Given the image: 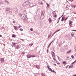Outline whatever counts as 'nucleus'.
<instances>
[{
    "label": "nucleus",
    "instance_id": "1",
    "mask_svg": "<svg viewBox=\"0 0 76 76\" xmlns=\"http://www.w3.org/2000/svg\"><path fill=\"white\" fill-rule=\"evenodd\" d=\"M44 13H45V11H43L42 13V15L40 17V19H43L44 18Z\"/></svg>",
    "mask_w": 76,
    "mask_h": 76
},
{
    "label": "nucleus",
    "instance_id": "2",
    "mask_svg": "<svg viewBox=\"0 0 76 76\" xmlns=\"http://www.w3.org/2000/svg\"><path fill=\"white\" fill-rule=\"evenodd\" d=\"M26 56L27 58H31V57H35V56L34 55H31L28 54V55H27Z\"/></svg>",
    "mask_w": 76,
    "mask_h": 76
},
{
    "label": "nucleus",
    "instance_id": "3",
    "mask_svg": "<svg viewBox=\"0 0 76 76\" xmlns=\"http://www.w3.org/2000/svg\"><path fill=\"white\" fill-rule=\"evenodd\" d=\"M35 5H36V4H35L34 3H30L29 4V7L31 8V7H34V6H35Z\"/></svg>",
    "mask_w": 76,
    "mask_h": 76
},
{
    "label": "nucleus",
    "instance_id": "4",
    "mask_svg": "<svg viewBox=\"0 0 76 76\" xmlns=\"http://www.w3.org/2000/svg\"><path fill=\"white\" fill-rule=\"evenodd\" d=\"M21 18H23V19H27V18H26V16H25V15L23 16V15H22L21 16Z\"/></svg>",
    "mask_w": 76,
    "mask_h": 76
},
{
    "label": "nucleus",
    "instance_id": "5",
    "mask_svg": "<svg viewBox=\"0 0 76 76\" xmlns=\"http://www.w3.org/2000/svg\"><path fill=\"white\" fill-rule=\"evenodd\" d=\"M0 60L1 63H3L4 60V58H1L0 59Z\"/></svg>",
    "mask_w": 76,
    "mask_h": 76
},
{
    "label": "nucleus",
    "instance_id": "6",
    "mask_svg": "<svg viewBox=\"0 0 76 76\" xmlns=\"http://www.w3.org/2000/svg\"><path fill=\"white\" fill-rule=\"evenodd\" d=\"M52 57H56V55L55 54V53H54V52H52Z\"/></svg>",
    "mask_w": 76,
    "mask_h": 76
},
{
    "label": "nucleus",
    "instance_id": "7",
    "mask_svg": "<svg viewBox=\"0 0 76 76\" xmlns=\"http://www.w3.org/2000/svg\"><path fill=\"white\" fill-rule=\"evenodd\" d=\"M51 34H52V32H50V34L48 35V38H49L50 37H51Z\"/></svg>",
    "mask_w": 76,
    "mask_h": 76
},
{
    "label": "nucleus",
    "instance_id": "8",
    "mask_svg": "<svg viewBox=\"0 0 76 76\" xmlns=\"http://www.w3.org/2000/svg\"><path fill=\"white\" fill-rule=\"evenodd\" d=\"M25 3H26V5H27L28 4H29V1L28 0L27 1H26Z\"/></svg>",
    "mask_w": 76,
    "mask_h": 76
},
{
    "label": "nucleus",
    "instance_id": "9",
    "mask_svg": "<svg viewBox=\"0 0 76 76\" xmlns=\"http://www.w3.org/2000/svg\"><path fill=\"white\" fill-rule=\"evenodd\" d=\"M73 23V21L70 20L69 21V25H72V23Z\"/></svg>",
    "mask_w": 76,
    "mask_h": 76
},
{
    "label": "nucleus",
    "instance_id": "10",
    "mask_svg": "<svg viewBox=\"0 0 76 76\" xmlns=\"http://www.w3.org/2000/svg\"><path fill=\"white\" fill-rule=\"evenodd\" d=\"M39 4H42L43 3L41 1H39Z\"/></svg>",
    "mask_w": 76,
    "mask_h": 76
},
{
    "label": "nucleus",
    "instance_id": "11",
    "mask_svg": "<svg viewBox=\"0 0 76 76\" xmlns=\"http://www.w3.org/2000/svg\"><path fill=\"white\" fill-rule=\"evenodd\" d=\"M48 69L50 71V72H51L52 71V69H51V68L49 67V66H48Z\"/></svg>",
    "mask_w": 76,
    "mask_h": 76
},
{
    "label": "nucleus",
    "instance_id": "12",
    "mask_svg": "<svg viewBox=\"0 0 76 76\" xmlns=\"http://www.w3.org/2000/svg\"><path fill=\"white\" fill-rule=\"evenodd\" d=\"M19 46L18 45L15 47V49H19Z\"/></svg>",
    "mask_w": 76,
    "mask_h": 76
},
{
    "label": "nucleus",
    "instance_id": "13",
    "mask_svg": "<svg viewBox=\"0 0 76 76\" xmlns=\"http://www.w3.org/2000/svg\"><path fill=\"white\" fill-rule=\"evenodd\" d=\"M72 52V50H70L67 52V54H69V53H71Z\"/></svg>",
    "mask_w": 76,
    "mask_h": 76
},
{
    "label": "nucleus",
    "instance_id": "14",
    "mask_svg": "<svg viewBox=\"0 0 76 76\" xmlns=\"http://www.w3.org/2000/svg\"><path fill=\"white\" fill-rule=\"evenodd\" d=\"M26 4L25 2H24L23 4V6H26Z\"/></svg>",
    "mask_w": 76,
    "mask_h": 76
},
{
    "label": "nucleus",
    "instance_id": "15",
    "mask_svg": "<svg viewBox=\"0 0 76 76\" xmlns=\"http://www.w3.org/2000/svg\"><path fill=\"white\" fill-rule=\"evenodd\" d=\"M63 63L64 64H65V65L67 64V63H66V62L65 61H64L63 62Z\"/></svg>",
    "mask_w": 76,
    "mask_h": 76
},
{
    "label": "nucleus",
    "instance_id": "16",
    "mask_svg": "<svg viewBox=\"0 0 76 76\" xmlns=\"http://www.w3.org/2000/svg\"><path fill=\"white\" fill-rule=\"evenodd\" d=\"M23 22H24V23H26V22L27 21V20H26V19H24L23 20Z\"/></svg>",
    "mask_w": 76,
    "mask_h": 76
},
{
    "label": "nucleus",
    "instance_id": "17",
    "mask_svg": "<svg viewBox=\"0 0 76 76\" xmlns=\"http://www.w3.org/2000/svg\"><path fill=\"white\" fill-rule=\"evenodd\" d=\"M14 28L15 30H16V29H18V27L16 26H14Z\"/></svg>",
    "mask_w": 76,
    "mask_h": 76
},
{
    "label": "nucleus",
    "instance_id": "18",
    "mask_svg": "<svg viewBox=\"0 0 76 76\" xmlns=\"http://www.w3.org/2000/svg\"><path fill=\"white\" fill-rule=\"evenodd\" d=\"M38 75H39V73H36L34 74V76H38Z\"/></svg>",
    "mask_w": 76,
    "mask_h": 76
},
{
    "label": "nucleus",
    "instance_id": "19",
    "mask_svg": "<svg viewBox=\"0 0 76 76\" xmlns=\"http://www.w3.org/2000/svg\"><path fill=\"white\" fill-rule=\"evenodd\" d=\"M36 67L37 69H39V65H36Z\"/></svg>",
    "mask_w": 76,
    "mask_h": 76
},
{
    "label": "nucleus",
    "instance_id": "20",
    "mask_svg": "<svg viewBox=\"0 0 76 76\" xmlns=\"http://www.w3.org/2000/svg\"><path fill=\"white\" fill-rule=\"evenodd\" d=\"M12 38H15V37H16V35H12Z\"/></svg>",
    "mask_w": 76,
    "mask_h": 76
},
{
    "label": "nucleus",
    "instance_id": "21",
    "mask_svg": "<svg viewBox=\"0 0 76 76\" xmlns=\"http://www.w3.org/2000/svg\"><path fill=\"white\" fill-rule=\"evenodd\" d=\"M48 21L49 23H51L52 22V20H51V19H49Z\"/></svg>",
    "mask_w": 76,
    "mask_h": 76
},
{
    "label": "nucleus",
    "instance_id": "22",
    "mask_svg": "<svg viewBox=\"0 0 76 76\" xmlns=\"http://www.w3.org/2000/svg\"><path fill=\"white\" fill-rule=\"evenodd\" d=\"M29 45L30 47H31L33 45V43H31V44H29Z\"/></svg>",
    "mask_w": 76,
    "mask_h": 76
},
{
    "label": "nucleus",
    "instance_id": "23",
    "mask_svg": "<svg viewBox=\"0 0 76 76\" xmlns=\"http://www.w3.org/2000/svg\"><path fill=\"white\" fill-rule=\"evenodd\" d=\"M73 65H72V66H69V68H70V67H71V68H72V67H73Z\"/></svg>",
    "mask_w": 76,
    "mask_h": 76
},
{
    "label": "nucleus",
    "instance_id": "24",
    "mask_svg": "<svg viewBox=\"0 0 76 76\" xmlns=\"http://www.w3.org/2000/svg\"><path fill=\"white\" fill-rule=\"evenodd\" d=\"M46 4L47 5V7H49L50 6V5L48 3H46Z\"/></svg>",
    "mask_w": 76,
    "mask_h": 76
},
{
    "label": "nucleus",
    "instance_id": "25",
    "mask_svg": "<svg viewBox=\"0 0 76 76\" xmlns=\"http://www.w3.org/2000/svg\"><path fill=\"white\" fill-rule=\"evenodd\" d=\"M41 75H42L41 76H45V75L43 74V73H41Z\"/></svg>",
    "mask_w": 76,
    "mask_h": 76
},
{
    "label": "nucleus",
    "instance_id": "26",
    "mask_svg": "<svg viewBox=\"0 0 76 76\" xmlns=\"http://www.w3.org/2000/svg\"><path fill=\"white\" fill-rule=\"evenodd\" d=\"M5 1V2L6 3H9L8 1H7L6 0Z\"/></svg>",
    "mask_w": 76,
    "mask_h": 76
},
{
    "label": "nucleus",
    "instance_id": "27",
    "mask_svg": "<svg viewBox=\"0 0 76 76\" xmlns=\"http://www.w3.org/2000/svg\"><path fill=\"white\" fill-rule=\"evenodd\" d=\"M71 35L72 36V37H73V36H74V34H73L72 33H71Z\"/></svg>",
    "mask_w": 76,
    "mask_h": 76
},
{
    "label": "nucleus",
    "instance_id": "28",
    "mask_svg": "<svg viewBox=\"0 0 76 76\" xmlns=\"http://www.w3.org/2000/svg\"><path fill=\"white\" fill-rule=\"evenodd\" d=\"M30 30L31 31H33V29L32 28H30Z\"/></svg>",
    "mask_w": 76,
    "mask_h": 76
},
{
    "label": "nucleus",
    "instance_id": "29",
    "mask_svg": "<svg viewBox=\"0 0 76 76\" xmlns=\"http://www.w3.org/2000/svg\"><path fill=\"white\" fill-rule=\"evenodd\" d=\"M71 57H72V58H74V56H73V55L71 56Z\"/></svg>",
    "mask_w": 76,
    "mask_h": 76
},
{
    "label": "nucleus",
    "instance_id": "30",
    "mask_svg": "<svg viewBox=\"0 0 76 76\" xmlns=\"http://www.w3.org/2000/svg\"><path fill=\"white\" fill-rule=\"evenodd\" d=\"M20 30L21 31H23V29H22V28H20Z\"/></svg>",
    "mask_w": 76,
    "mask_h": 76
},
{
    "label": "nucleus",
    "instance_id": "31",
    "mask_svg": "<svg viewBox=\"0 0 76 76\" xmlns=\"http://www.w3.org/2000/svg\"><path fill=\"white\" fill-rule=\"evenodd\" d=\"M60 31V29L58 30H56V32H58V31Z\"/></svg>",
    "mask_w": 76,
    "mask_h": 76
},
{
    "label": "nucleus",
    "instance_id": "32",
    "mask_svg": "<svg viewBox=\"0 0 76 76\" xmlns=\"http://www.w3.org/2000/svg\"><path fill=\"white\" fill-rule=\"evenodd\" d=\"M50 45H49L48 47V48H50Z\"/></svg>",
    "mask_w": 76,
    "mask_h": 76
},
{
    "label": "nucleus",
    "instance_id": "33",
    "mask_svg": "<svg viewBox=\"0 0 76 76\" xmlns=\"http://www.w3.org/2000/svg\"><path fill=\"white\" fill-rule=\"evenodd\" d=\"M20 40L22 41H25V40L22 39H20Z\"/></svg>",
    "mask_w": 76,
    "mask_h": 76
},
{
    "label": "nucleus",
    "instance_id": "34",
    "mask_svg": "<svg viewBox=\"0 0 76 76\" xmlns=\"http://www.w3.org/2000/svg\"><path fill=\"white\" fill-rule=\"evenodd\" d=\"M62 19H65V17H63L62 18Z\"/></svg>",
    "mask_w": 76,
    "mask_h": 76
},
{
    "label": "nucleus",
    "instance_id": "35",
    "mask_svg": "<svg viewBox=\"0 0 76 76\" xmlns=\"http://www.w3.org/2000/svg\"><path fill=\"white\" fill-rule=\"evenodd\" d=\"M60 22V19H59L58 20V22H57V23H58V22Z\"/></svg>",
    "mask_w": 76,
    "mask_h": 76
},
{
    "label": "nucleus",
    "instance_id": "36",
    "mask_svg": "<svg viewBox=\"0 0 76 76\" xmlns=\"http://www.w3.org/2000/svg\"><path fill=\"white\" fill-rule=\"evenodd\" d=\"M64 20H66V19H61V21H63Z\"/></svg>",
    "mask_w": 76,
    "mask_h": 76
},
{
    "label": "nucleus",
    "instance_id": "37",
    "mask_svg": "<svg viewBox=\"0 0 76 76\" xmlns=\"http://www.w3.org/2000/svg\"><path fill=\"white\" fill-rule=\"evenodd\" d=\"M55 71H54V70H52V71H51V72H55Z\"/></svg>",
    "mask_w": 76,
    "mask_h": 76
},
{
    "label": "nucleus",
    "instance_id": "38",
    "mask_svg": "<svg viewBox=\"0 0 76 76\" xmlns=\"http://www.w3.org/2000/svg\"><path fill=\"white\" fill-rule=\"evenodd\" d=\"M75 63L74 62H73L72 64H72L73 65V64H75Z\"/></svg>",
    "mask_w": 76,
    "mask_h": 76
},
{
    "label": "nucleus",
    "instance_id": "39",
    "mask_svg": "<svg viewBox=\"0 0 76 76\" xmlns=\"http://www.w3.org/2000/svg\"><path fill=\"white\" fill-rule=\"evenodd\" d=\"M52 43H53V42L52 41L50 42V44H49L50 45L51 44H52Z\"/></svg>",
    "mask_w": 76,
    "mask_h": 76
},
{
    "label": "nucleus",
    "instance_id": "40",
    "mask_svg": "<svg viewBox=\"0 0 76 76\" xmlns=\"http://www.w3.org/2000/svg\"><path fill=\"white\" fill-rule=\"evenodd\" d=\"M52 43H53V42L52 41L50 42V44H49L50 45L51 44H52Z\"/></svg>",
    "mask_w": 76,
    "mask_h": 76
},
{
    "label": "nucleus",
    "instance_id": "41",
    "mask_svg": "<svg viewBox=\"0 0 76 76\" xmlns=\"http://www.w3.org/2000/svg\"><path fill=\"white\" fill-rule=\"evenodd\" d=\"M52 43H53V42L52 41L50 42V44H49L50 45L51 44H52Z\"/></svg>",
    "mask_w": 76,
    "mask_h": 76
},
{
    "label": "nucleus",
    "instance_id": "42",
    "mask_svg": "<svg viewBox=\"0 0 76 76\" xmlns=\"http://www.w3.org/2000/svg\"><path fill=\"white\" fill-rule=\"evenodd\" d=\"M52 43H53V42L52 41L50 42V44H49L50 45L51 44H52Z\"/></svg>",
    "mask_w": 76,
    "mask_h": 76
},
{
    "label": "nucleus",
    "instance_id": "43",
    "mask_svg": "<svg viewBox=\"0 0 76 76\" xmlns=\"http://www.w3.org/2000/svg\"><path fill=\"white\" fill-rule=\"evenodd\" d=\"M52 43H53V42L52 41L50 42V44H49L50 45L51 44H52Z\"/></svg>",
    "mask_w": 76,
    "mask_h": 76
},
{
    "label": "nucleus",
    "instance_id": "44",
    "mask_svg": "<svg viewBox=\"0 0 76 76\" xmlns=\"http://www.w3.org/2000/svg\"><path fill=\"white\" fill-rule=\"evenodd\" d=\"M52 43H53V42L52 41L50 42V44H49L50 45L51 44H52Z\"/></svg>",
    "mask_w": 76,
    "mask_h": 76
},
{
    "label": "nucleus",
    "instance_id": "45",
    "mask_svg": "<svg viewBox=\"0 0 76 76\" xmlns=\"http://www.w3.org/2000/svg\"><path fill=\"white\" fill-rule=\"evenodd\" d=\"M72 31H75V32H76V30H72Z\"/></svg>",
    "mask_w": 76,
    "mask_h": 76
},
{
    "label": "nucleus",
    "instance_id": "46",
    "mask_svg": "<svg viewBox=\"0 0 76 76\" xmlns=\"http://www.w3.org/2000/svg\"><path fill=\"white\" fill-rule=\"evenodd\" d=\"M16 44V43H12V44L13 45H15V44Z\"/></svg>",
    "mask_w": 76,
    "mask_h": 76
},
{
    "label": "nucleus",
    "instance_id": "47",
    "mask_svg": "<svg viewBox=\"0 0 76 76\" xmlns=\"http://www.w3.org/2000/svg\"><path fill=\"white\" fill-rule=\"evenodd\" d=\"M69 1H70L71 2H72L73 1V0H69Z\"/></svg>",
    "mask_w": 76,
    "mask_h": 76
},
{
    "label": "nucleus",
    "instance_id": "48",
    "mask_svg": "<svg viewBox=\"0 0 76 76\" xmlns=\"http://www.w3.org/2000/svg\"><path fill=\"white\" fill-rule=\"evenodd\" d=\"M57 63L58 64V65H60V63L57 62Z\"/></svg>",
    "mask_w": 76,
    "mask_h": 76
},
{
    "label": "nucleus",
    "instance_id": "49",
    "mask_svg": "<svg viewBox=\"0 0 76 76\" xmlns=\"http://www.w3.org/2000/svg\"><path fill=\"white\" fill-rule=\"evenodd\" d=\"M53 17H56L57 16V15H53Z\"/></svg>",
    "mask_w": 76,
    "mask_h": 76
},
{
    "label": "nucleus",
    "instance_id": "50",
    "mask_svg": "<svg viewBox=\"0 0 76 76\" xmlns=\"http://www.w3.org/2000/svg\"><path fill=\"white\" fill-rule=\"evenodd\" d=\"M73 7L74 8H75L76 7V6L75 5H73Z\"/></svg>",
    "mask_w": 76,
    "mask_h": 76
},
{
    "label": "nucleus",
    "instance_id": "51",
    "mask_svg": "<svg viewBox=\"0 0 76 76\" xmlns=\"http://www.w3.org/2000/svg\"><path fill=\"white\" fill-rule=\"evenodd\" d=\"M52 57H53V60H54V59H55L54 58H55V57H54V56H52Z\"/></svg>",
    "mask_w": 76,
    "mask_h": 76
},
{
    "label": "nucleus",
    "instance_id": "52",
    "mask_svg": "<svg viewBox=\"0 0 76 76\" xmlns=\"http://www.w3.org/2000/svg\"><path fill=\"white\" fill-rule=\"evenodd\" d=\"M23 54H25V52H23Z\"/></svg>",
    "mask_w": 76,
    "mask_h": 76
},
{
    "label": "nucleus",
    "instance_id": "53",
    "mask_svg": "<svg viewBox=\"0 0 76 76\" xmlns=\"http://www.w3.org/2000/svg\"><path fill=\"white\" fill-rule=\"evenodd\" d=\"M56 32H57V31H55V32H54L53 33V34H56Z\"/></svg>",
    "mask_w": 76,
    "mask_h": 76
},
{
    "label": "nucleus",
    "instance_id": "54",
    "mask_svg": "<svg viewBox=\"0 0 76 76\" xmlns=\"http://www.w3.org/2000/svg\"><path fill=\"white\" fill-rule=\"evenodd\" d=\"M54 35V34L53 33V35H52L51 37H53V36Z\"/></svg>",
    "mask_w": 76,
    "mask_h": 76
},
{
    "label": "nucleus",
    "instance_id": "55",
    "mask_svg": "<svg viewBox=\"0 0 76 76\" xmlns=\"http://www.w3.org/2000/svg\"><path fill=\"white\" fill-rule=\"evenodd\" d=\"M47 53H48V50H47Z\"/></svg>",
    "mask_w": 76,
    "mask_h": 76
},
{
    "label": "nucleus",
    "instance_id": "56",
    "mask_svg": "<svg viewBox=\"0 0 76 76\" xmlns=\"http://www.w3.org/2000/svg\"><path fill=\"white\" fill-rule=\"evenodd\" d=\"M15 23V21H13V22H12V23Z\"/></svg>",
    "mask_w": 76,
    "mask_h": 76
},
{
    "label": "nucleus",
    "instance_id": "57",
    "mask_svg": "<svg viewBox=\"0 0 76 76\" xmlns=\"http://www.w3.org/2000/svg\"><path fill=\"white\" fill-rule=\"evenodd\" d=\"M0 37H2V36L1 35H0Z\"/></svg>",
    "mask_w": 76,
    "mask_h": 76
},
{
    "label": "nucleus",
    "instance_id": "58",
    "mask_svg": "<svg viewBox=\"0 0 76 76\" xmlns=\"http://www.w3.org/2000/svg\"><path fill=\"white\" fill-rule=\"evenodd\" d=\"M61 18V17H60V18H59V19H60V18Z\"/></svg>",
    "mask_w": 76,
    "mask_h": 76
},
{
    "label": "nucleus",
    "instance_id": "59",
    "mask_svg": "<svg viewBox=\"0 0 76 76\" xmlns=\"http://www.w3.org/2000/svg\"><path fill=\"white\" fill-rule=\"evenodd\" d=\"M74 63H76V61L75 60L74 61Z\"/></svg>",
    "mask_w": 76,
    "mask_h": 76
},
{
    "label": "nucleus",
    "instance_id": "60",
    "mask_svg": "<svg viewBox=\"0 0 76 76\" xmlns=\"http://www.w3.org/2000/svg\"><path fill=\"white\" fill-rule=\"evenodd\" d=\"M54 60L55 61H56V59H54Z\"/></svg>",
    "mask_w": 76,
    "mask_h": 76
},
{
    "label": "nucleus",
    "instance_id": "61",
    "mask_svg": "<svg viewBox=\"0 0 76 76\" xmlns=\"http://www.w3.org/2000/svg\"><path fill=\"white\" fill-rule=\"evenodd\" d=\"M54 39L52 41V42H54Z\"/></svg>",
    "mask_w": 76,
    "mask_h": 76
},
{
    "label": "nucleus",
    "instance_id": "62",
    "mask_svg": "<svg viewBox=\"0 0 76 76\" xmlns=\"http://www.w3.org/2000/svg\"><path fill=\"white\" fill-rule=\"evenodd\" d=\"M65 67H66V68H67V67H68V66H66Z\"/></svg>",
    "mask_w": 76,
    "mask_h": 76
},
{
    "label": "nucleus",
    "instance_id": "63",
    "mask_svg": "<svg viewBox=\"0 0 76 76\" xmlns=\"http://www.w3.org/2000/svg\"><path fill=\"white\" fill-rule=\"evenodd\" d=\"M54 64L55 66H56V64Z\"/></svg>",
    "mask_w": 76,
    "mask_h": 76
},
{
    "label": "nucleus",
    "instance_id": "64",
    "mask_svg": "<svg viewBox=\"0 0 76 76\" xmlns=\"http://www.w3.org/2000/svg\"><path fill=\"white\" fill-rule=\"evenodd\" d=\"M74 76H76V75H74Z\"/></svg>",
    "mask_w": 76,
    "mask_h": 76
}]
</instances>
